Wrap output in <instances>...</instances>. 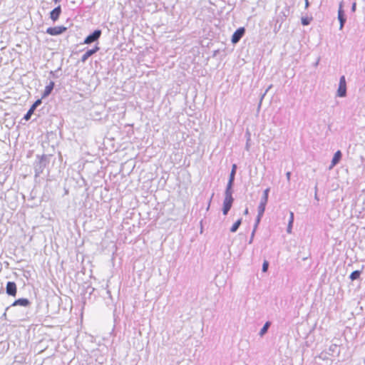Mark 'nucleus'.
<instances>
[{
  "instance_id": "obj_1",
  "label": "nucleus",
  "mask_w": 365,
  "mask_h": 365,
  "mask_svg": "<svg viewBox=\"0 0 365 365\" xmlns=\"http://www.w3.org/2000/svg\"><path fill=\"white\" fill-rule=\"evenodd\" d=\"M234 199L232 197V189L226 188L225 192V199L223 201V208L222 212L225 215H226L229 210H230Z\"/></svg>"
},
{
  "instance_id": "obj_2",
  "label": "nucleus",
  "mask_w": 365,
  "mask_h": 365,
  "mask_svg": "<svg viewBox=\"0 0 365 365\" xmlns=\"http://www.w3.org/2000/svg\"><path fill=\"white\" fill-rule=\"evenodd\" d=\"M346 95V83L345 76H342L340 77L339 88L337 90V96L339 97H345Z\"/></svg>"
},
{
  "instance_id": "obj_3",
  "label": "nucleus",
  "mask_w": 365,
  "mask_h": 365,
  "mask_svg": "<svg viewBox=\"0 0 365 365\" xmlns=\"http://www.w3.org/2000/svg\"><path fill=\"white\" fill-rule=\"evenodd\" d=\"M46 167V160L43 158H41L34 164L35 176H39L43 171Z\"/></svg>"
},
{
  "instance_id": "obj_4",
  "label": "nucleus",
  "mask_w": 365,
  "mask_h": 365,
  "mask_svg": "<svg viewBox=\"0 0 365 365\" xmlns=\"http://www.w3.org/2000/svg\"><path fill=\"white\" fill-rule=\"evenodd\" d=\"M101 35V30H95L92 34L88 35L84 40V43L89 44L97 41Z\"/></svg>"
},
{
  "instance_id": "obj_5",
  "label": "nucleus",
  "mask_w": 365,
  "mask_h": 365,
  "mask_svg": "<svg viewBox=\"0 0 365 365\" xmlns=\"http://www.w3.org/2000/svg\"><path fill=\"white\" fill-rule=\"evenodd\" d=\"M66 30V27L61 26H55V27H49L46 29V33L51 36H56L61 34Z\"/></svg>"
},
{
  "instance_id": "obj_6",
  "label": "nucleus",
  "mask_w": 365,
  "mask_h": 365,
  "mask_svg": "<svg viewBox=\"0 0 365 365\" xmlns=\"http://www.w3.org/2000/svg\"><path fill=\"white\" fill-rule=\"evenodd\" d=\"M338 19L340 23L339 29L341 30L346 22V18L344 16V11L343 10V1L340 2L339 10H338Z\"/></svg>"
},
{
  "instance_id": "obj_7",
  "label": "nucleus",
  "mask_w": 365,
  "mask_h": 365,
  "mask_svg": "<svg viewBox=\"0 0 365 365\" xmlns=\"http://www.w3.org/2000/svg\"><path fill=\"white\" fill-rule=\"evenodd\" d=\"M245 32V30L243 27H241V28H239L238 29H237L235 31V33L232 34V43H237V42H239V41L243 36Z\"/></svg>"
},
{
  "instance_id": "obj_8",
  "label": "nucleus",
  "mask_w": 365,
  "mask_h": 365,
  "mask_svg": "<svg viewBox=\"0 0 365 365\" xmlns=\"http://www.w3.org/2000/svg\"><path fill=\"white\" fill-rule=\"evenodd\" d=\"M41 104V100L38 99L36 100L34 103L31 106L30 109L28 110L26 114L24 115V118L26 120H29L31 118V115L34 113L35 109Z\"/></svg>"
},
{
  "instance_id": "obj_9",
  "label": "nucleus",
  "mask_w": 365,
  "mask_h": 365,
  "mask_svg": "<svg viewBox=\"0 0 365 365\" xmlns=\"http://www.w3.org/2000/svg\"><path fill=\"white\" fill-rule=\"evenodd\" d=\"M6 293L10 296H16V285L14 282H8L6 284Z\"/></svg>"
},
{
  "instance_id": "obj_10",
  "label": "nucleus",
  "mask_w": 365,
  "mask_h": 365,
  "mask_svg": "<svg viewBox=\"0 0 365 365\" xmlns=\"http://www.w3.org/2000/svg\"><path fill=\"white\" fill-rule=\"evenodd\" d=\"M99 47L98 46H96L93 48L88 50L82 56L81 58V61L82 63H85L88 58L96 53L98 50Z\"/></svg>"
},
{
  "instance_id": "obj_11",
  "label": "nucleus",
  "mask_w": 365,
  "mask_h": 365,
  "mask_svg": "<svg viewBox=\"0 0 365 365\" xmlns=\"http://www.w3.org/2000/svg\"><path fill=\"white\" fill-rule=\"evenodd\" d=\"M236 170H237V165L235 164H233L232 167V170H231V173L230 175L229 180H228V182L227 185V187H226V188H228V190L232 189V187L233 182L235 180V175L236 173Z\"/></svg>"
},
{
  "instance_id": "obj_12",
  "label": "nucleus",
  "mask_w": 365,
  "mask_h": 365,
  "mask_svg": "<svg viewBox=\"0 0 365 365\" xmlns=\"http://www.w3.org/2000/svg\"><path fill=\"white\" fill-rule=\"evenodd\" d=\"M61 13V6H58L54 9H53L50 13V18L53 21H56L58 19L59 16Z\"/></svg>"
},
{
  "instance_id": "obj_13",
  "label": "nucleus",
  "mask_w": 365,
  "mask_h": 365,
  "mask_svg": "<svg viewBox=\"0 0 365 365\" xmlns=\"http://www.w3.org/2000/svg\"><path fill=\"white\" fill-rule=\"evenodd\" d=\"M30 304V302L29 299L25 298L19 299L14 302L11 306H21V307H28Z\"/></svg>"
},
{
  "instance_id": "obj_14",
  "label": "nucleus",
  "mask_w": 365,
  "mask_h": 365,
  "mask_svg": "<svg viewBox=\"0 0 365 365\" xmlns=\"http://www.w3.org/2000/svg\"><path fill=\"white\" fill-rule=\"evenodd\" d=\"M341 158V153L340 150H338L336 151L335 153H334V155L332 158V160H331V164L329 167V169H331L334 166H335L340 160Z\"/></svg>"
},
{
  "instance_id": "obj_15",
  "label": "nucleus",
  "mask_w": 365,
  "mask_h": 365,
  "mask_svg": "<svg viewBox=\"0 0 365 365\" xmlns=\"http://www.w3.org/2000/svg\"><path fill=\"white\" fill-rule=\"evenodd\" d=\"M54 87V83L51 81L48 85H47L44 89V91L42 95V98L47 97L52 91Z\"/></svg>"
},
{
  "instance_id": "obj_16",
  "label": "nucleus",
  "mask_w": 365,
  "mask_h": 365,
  "mask_svg": "<svg viewBox=\"0 0 365 365\" xmlns=\"http://www.w3.org/2000/svg\"><path fill=\"white\" fill-rule=\"evenodd\" d=\"M269 192V188H267L264 190L262 197H261L260 202L262 203H267L268 201V195Z\"/></svg>"
},
{
  "instance_id": "obj_17",
  "label": "nucleus",
  "mask_w": 365,
  "mask_h": 365,
  "mask_svg": "<svg viewBox=\"0 0 365 365\" xmlns=\"http://www.w3.org/2000/svg\"><path fill=\"white\" fill-rule=\"evenodd\" d=\"M270 324H270V322H267L264 324V326H263V327H262V328L260 329L259 333V336H264V335L267 333V330H268L269 327H270Z\"/></svg>"
},
{
  "instance_id": "obj_18",
  "label": "nucleus",
  "mask_w": 365,
  "mask_h": 365,
  "mask_svg": "<svg viewBox=\"0 0 365 365\" xmlns=\"http://www.w3.org/2000/svg\"><path fill=\"white\" fill-rule=\"evenodd\" d=\"M241 223H242V219L240 218V219H239L238 220H237V221H236V222L232 225V227H231V228H230V232H235L238 230V228H239V227L240 226Z\"/></svg>"
},
{
  "instance_id": "obj_19",
  "label": "nucleus",
  "mask_w": 365,
  "mask_h": 365,
  "mask_svg": "<svg viewBox=\"0 0 365 365\" xmlns=\"http://www.w3.org/2000/svg\"><path fill=\"white\" fill-rule=\"evenodd\" d=\"M361 272L359 270H355L352 272L349 276V278L351 281L356 280L359 278Z\"/></svg>"
},
{
  "instance_id": "obj_20",
  "label": "nucleus",
  "mask_w": 365,
  "mask_h": 365,
  "mask_svg": "<svg viewBox=\"0 0 365 365\" xmlns=\"http://www.w3.org/2000/svg\"><path fill=\"white\" fill-rule=\"evenodd\" d=\"M266 205L265 203H262V202H259V205L258 206V215L259 217H262L263 216V214L264 212V210H265V207H266Z\"/></svg>"
},
{
  "instance_id": "obj_21",
  "label": "nucleus",
  "mask_w": 365,
  "mask_h": 365,
  "mask_svg": "<svg viewBox=\"0 0 365 365\" xmlns=\"http://www.w3.org/2000/svg\"><path fill=\"white\" fill-rule=\"evenodd\" d=\"M312 19V18L302 17L301 19L302 25H304V26L309 25L310 24Z\"/></svg>"
},
{
  "instance_id": "obj_22",
  "label": "nucleus",
  "mask_w": 365,
  "mask_h": 365,
  "mask_svg": "<svg viewBox=\"0 0 365 365\" xmlns=\"http://www.w3.org/2000/svg\"><path fill=\"white\" fill-rule=\"evenodd\" d=\"M269 267V263L267 261H264L262 264V272H265L267 271Z\"/></svg>"
},
{
  "instance_id": "obj_23",
  "label": "nucleus",
  "mask_w": 365,
  "mask_h": 365,
  "mask_svg": "<svg viewBox=\"0 0 365 365\" xmlns=\"http://www.w3.org/2000/svg\"><path fill=\"white\" fill-rule=\"evenodd\" d=\"M261 218H262V217H259V215H257L254 228L257 229V227L261 220Z\"/></svg>"
},
{
  "instance_id": "obj_24",
  "label": "nucleus",
  "mask_w": 365,
  "mask_h": 365,
  "mask_svg": "<svg viewBox=\"0 0 365 365\" xmlns=\"http://www.w3.org/2000/svg\"><path fill=\"white\" fill-rule=\"evenodd\" d=\"M293 222H294V213H293V212L291 211L289 212V223H292L293 224Z\"/></svg>"
},
{
  "instance_id": "obj_25",
  "label": "nucleus",
  "mask_w": 365,
  "mask_h": 365,
  "mask_svg": "<svg viewBox=\"0 0 365 365\" xmlns=\"http://www.w3.org/2000/svg\"><path fill=\"white\" fill-rule=\"evenodd\" d=\"M292 223H289L288 222V226H287V232L288 233H291L292 232Z\"/></svg>"
},
{
  "instance_id": "obj_26",
  "label": "nucleus",
  "mask_w": 365,
  "mask_h": 365,
  "mask_svg": "<svg viewBox=\"0 0 365 365\" xmlns=\"http://www.w3.org/2000/svg\"><path fill=\"white\" fill-rule=\"evenodd\" d=\"M255 231H256V229H255V228H254V230H253V231H252V235H251V236H250V241H249V243H250V244H251V243L252 242V240H253V238H254V235H255Z\"/></svg>"
},
{
  "instance_id": "obj_27",
  "label": "nucleus",
  "mask_w": 365,
  "mask_h": 365,
  "mask_svg": "<svg viewBox=\"0 0 365 365\" xmlns=\"http://www.w3.org/2000/svg\"><path fill=\"white\" fill-rule=\"evenodd\" d=\"M290 177H291V172H289V171L287 172L286 178H287V180L288 182L290 180Z\"/></svg>"
},
{
  "instance_id": "obj_28",
  "label": "nucleus",
  "mask_w": 365,
  "mask_h": 365,
  "mask_svg": "<svg viewBox=\"0 0 365 365\" xmlns=\"http://www.w3.org/2000/svg\"><path fill=\"white\" fill-rule=\"evenodd\" d=\"M356 3H353V4L351 6V11L352 12H354L356 11Z\"/></svg>"
},
{
  "instance_id": "obj_29",
  "label": "nucleus",
  "mask_w": 365,
  "mask_h": 365,
  "mask_svg": "<svg viewBox=\"0 0 365 365\" xmlns=\"http://www.w3.org/2000/svg\"><path fill=\"white\" fill-rule=\"evenodd\" d=\"M337 349V346L336 344H333L330 346V349L332 350L333 351Z\"/></svg>"
},
{
  "instance_id": "obj_30",
  "label": "nucleus",
  "mask_w": 365,
  "mask_h": 365,
  "mask_svg": "<svg viewBox=\"0 0 365 365\" xmlns=\"http://www.w3.org/2000/svg\"><path fill=\"white\" fill-rule=\"evenodd\" d=\"M304 1H305V8L307 9L309 5V0H304Z\"/></svg>"
},
{
  "instance_id": "obj_31",
  "label": "nucleus",
  "mask_w": 365,
  "mask_h": 365,
  "mask_svg": "<svg viewBox=\"0 0 365 365\" xmlns=\"http://www.w3.org/2000/svg\"><path fill=\"white\" fill-rule=\"evenodd\" d=\"M317 186H316V187H315V196H314V197H315V199H317V200L318 198H317Z\"/></svg>"
},
{
  "instance_id": "obj_32",
  "label": "nucleus",
  "mask_w": 365,
  "mask_h": 365,
  "mask_svg": "<svg viewBox=\"0 0 365 365\" xmlns=\"http://www.w3.org/2000/svg\"><path fill=\"white\" fill-rule=\"evenodd\" d=\"M244 214H245V215H247V214H248V209H247V208H246V209L245 210V211H244Z\"/></svg>"
},
{
  "instance_id": "obj_33",
  "label": "nucleus",
  "mask_w": 365,
  "mask_h": 365,
  "mask_svg": "<svg viewBox=\"0 0 365 365\" xmlns=\"http://www.w3.org/2000/svg\"><path fill=\"white\" fill-rule=\"evenodd\" d=\"M246 149L248 150L249 149V145H248V143H247V145H246Z\"/></svg>"
},
{
  "instance_id": "obj_34",
  "label": "nucleus",
  "mask_w": 365,
  "mask_h": 365,
  "mask_svg": "<svg viewBox=\"0 0 365 365\" xmlns=\"http://www.w3.org/2000/svg\"><path fill=\"white\" fill-rule=\"evenodd\" d=\"M267 92H268V89H267V90H266V91H265V93H266ZM264 95H265V94H264V95L262 96V99L263 98V97H264Z\"/></svg>"
},
{
  "instance_id": "obj_35",
  "label": "nucleus",
  "mask_w": 365,
  "mask_h": 365,
  "mask_svg": "<svg viewBox=\"0 0 365 365\" xmlns=\"http://www.w3.org/2000/svg\"><path fill=\"white\" fill-rule=\"evenodd\" d=\"M61 0H53L56 3L59 2Z\"/></svg>"
}]
</instances>
